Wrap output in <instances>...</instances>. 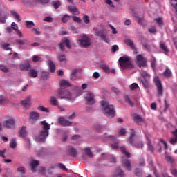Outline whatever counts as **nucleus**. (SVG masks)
I'll return each instance as SVG.
<instances>
[{"mask_svg":"<svg viewBox=\"0 0 177 177\" xmlns=\"http://www.w3.org/2000/svg\"><path fill=\"white\" fill-rule=\"evenodd\" d=\"M41 131L39 132V136L37 138V142H45L46 140V138L49 136V129H50V124L46 122V120H44L41 122Z\"/></svg>","mask_w":177,"mask_h":177,"instance_id":"nucleus-1","label":"nucleus"},{"mask_svg":"<svg viewBox=\"0 0 177 177\" xmlns=\"http://www.w3.org/2000/svg\"><path fill=\"white\" fill-rule=\"evenodd\" d=\"M101 106L102 107V112L104 115H106L108 118H113L115 117V109L114 106L109 104L106 100H103L101 102Z\"/></svg>","mask_w":177,"mask_h":177,"instance_id":"nucleus-2","label":"nucleus"},{"mask_svg":"<svg viewBox=\"0 0 177 177\" xmlns=\"http://www.w3.org/2000/svg\"><path fill=\"white\" fill-rule=\"evenodd\" d=\"M120 67H133L132 59L128 55H123L119 58Z\"/></svg>","mask_w":177,"mask_h":177,"instance_id":"nucleus-3","label":"nucleus"},{"mask_svg":"<svg viewBox=\"0 0 177 177\" xmlns=\"http://www.w3.org/2000/svg\"><path fill=\"white\" fill-rule=\"evenodd\" d=\"M153 82L156 86V91L158 96H162L164 93V87L162 86L161 80H160V77L158 76H156L153 78Z\"/></svg>","mask_w":177,"mask_h":177,"instance_id":"nucleus-4","label":"nucleus"},{"mask_svg":"<svg viewBox=\"0 0 177 177\" xmlns=\"http://www.w3.org/2000/svg\"><path fill=\"white\" fill-rule=\"evenodd\" d=\"M57 96L59 99H67V100H71V93L68 90H62L59 88L57 90Z\"/></svg>","mask_w":177,"mask_h":177,"instance_id":"nucleus-5","label":"nucleus"},{"mask_svg":"<svg viewBox=\"0 0 177 177\" xmlns=\"http://www.w3.org/2000/svg\"><path fill=\"white\" fill-rule=\"evenodd\" d=\"M81 38L82 39L77 41L80 46L89 48V46H91V37L86 36V35H83Z\"/></svg>","mask_w":177,"mask_h":177,"instance_id":"nucleus-6","label":"nucleus"},{"mask_svg":"<svg viewBox=\"0 0 177 177\" xmlns=\"http://www.w3.org/2000/svg\"><path fill=\"white\" fill-rule=\"evenodd\" d=\"M135 135H136L135 130L131 129V135L129 136V138L127 139L129 143H130V145H132L135 147H138V149H142L143 148V142H140L138 144H135V140L133 139V138L135 137Z\"/></svg>","mask_w":177,"mask_h":177,"instance_id":"nucleus-7","label":"nucleus"},{"mask_svg":"<svg viewBox=\"0 0 177 177\" xmlns=\"http://www.w3.org/2000/svg\"><path fill=\"white\" fill-rule=\"evenodd\" d=\"M137 66H139V67H146L147 64V60L143 55L139 54L136 56V60H135Z\"/></svg>","mask_w":177,"mask_h":177,"instance_id":"nucleus-8","label":"nucleus"},{"mask_svg":"<svg viewBox=\"0 0 177 177\" xmlns=\"http://www.w3.org/2000/svg\"><path fill=\"white\" fill-rule=\"evenodd\" d=\"M21 71H27L28 75H29L30 78H37V77H38V71L31 67H22L21 68Z\"/></svg>","mask_w":177,"mask_h":177,"instance_id":"nucleus-9","label":"nucleus"},{"mask_svg":"<svg viewBox=\"0 0 177 177\" xmlns=\"http://www.w3.org/2000/svg\"><path fill=\"white\" fill-rule=\"evenodd\" d=\"M84 99L86 102V104H88L89 106H92L96 103V100H95V95L91 92H88L86 94Z\"/></svg>","mask_w":177,"mask_h":177,"instance_id":"nucleus-10","label":"nucleus"},{"mask_svg":"<svg viewBox=\"0 0 177 177\" xmlns=\"http://www.w3.org/2000/svg\"><path fill=\"white\" fill-rule=\"evenodd\" d=\"M39 118V113L38 112H30L29 114V122L35 124Z\"/></svg>","mask_w":177,"mask_h":177,"instance_id":"nucleus-11","label":"nucleus"},{"mask_svg":"<svg viewBox=\"0 0 177 177\" xmlns=\"http://www.w3.org/2000/svg\"><path fill=\"white\" fill-rule=\"evenodd\" d=\"M64 45L68 49H71V45H70V40L68 39H64V41L59 43V47L62 50H64Z\"/></svg>","mask_w":177,"mask_h":177,"instance_id":"nucleus-12","label":"nucleus"},{"mask_svg":"<svg viewBox=\"0 0 177 177\" xmlns=\"http://www.w3.org/2000/svg\"><path fill=\"white\" fill-rule=\"evenodd\" d=\"M21 104L24 107H26V109H30L31 107V97H28L26 99L21 101Z\"/></svg>","mask_w":177,"mask_h":177,"instance_id":"nucleus-13","label":"nucleus"},{"mask_svg":"<svg viewBox=\"0 0 177 177\" xmlns=\"http://www.w3.org/2000/svg\"><path fill=\"white\" fill-rule=\"evenodd\" d=\"M15 119L10 118L5 122L4 127L5 128H8V129L15 128Z\"/></svg>","mask_w":177,"mask_h":177,"instance_id":"nucleus-14","label":"nucleus"},{"mask_svg":"<svg viewBox=\"0 0 177 177\" xmlns=\"http://www.w3.org/2000/svg\"><path fill=\"white\" fill-rule=\"evenodd\" d=\"M58 122L59 125H62V127H70L71 125V122L66 120L64 118H58Z\"/></svg>","mask_w":177,"mask_h":177,"instance_id":"nucleus-15","label":"nucleus"},{"mask_svg":"<svg viewBox=\"0 0 177 177\" xmlns=\"http://www.w3.org/2000/svg\"><path fill=\"white\" fill-rule=\"evenodd\" d=\"M11 26L12 29L15 31L16 34H17L20 38H23V33L19 30V26L16 24V22H12Z\"/></svg>","mask_w":177,"mask_h":177,"instance_id":"nucleus-16","label":"nucleus"},{"mask_svg":"<svg viewBox=\"0 0 177 177\" xmlns=\"http://www.w3.org/2000/svg\"><path fill=\"white\" fill-rule=\"evenodd\" d=\"M122 165L124 168H127L128 171H131L132 169V167H131V161L127 158L122 160Z\"/></svg>","mask_w":177,"mask_h":177,"instance_id":"nucleus-17","label":"nucleus"},{"mask_svg":"<svg viewBox=\"0 0 177 177\" xmlns=\"http://www.w3.org/2000/svg\"><path fill=\"white\" fill-rule=\"evenodd\" d=\"M38 165H39V161H38V160H32L30 162V169H31L32 172H33V173L37 172V169L35 168H37L38 167Z\"/></svg>","mask_w":177,"mask_h":177,"instance_id":"nucleus-18","label":"nucleus"},{"mask_svg":"<svg viewBox=\"0 0 177 177\" xmlns=\"http://www.w3.org/2000/svg\"><path fill=\"white\" fill-rule=\"evenodd\" d=\"M172 134L174 137L169 140V143L175 145L177 143V129H176L174 131H172Z\"/></svg>","mask_w":177,"mask_h":177,"instance_id":"nucleus-19","label":"nucleus"},{"mask_svg":"<svg viewBox=\"0 0 177 177\" xmlns=\"http://www.w3.org/2000/svg\"><path fill=\"white\" fill-rule=\"evenodd\" d=\"M26 126H23L19 132V138H26L27 136V130H26Z\"/></svg>","mask_w":177,"mask_h":177,"instance_id":"nucleus-20","label":"nucleus"},{"mask_svg":"<svg viewBox=\"0 0 177 177\" xmlns=\"http://www.w3.org/2000/svg\"><path fill=\"white\" fill-rule=\"evenodd\" d=\"M146 138L147 140V146L149 150L151 151L152 153L154 151V147H153V144H151V140H150V135L148 134V136H146Z\"/></svg>","mask_w":177,"mask_h":177,"instance_id":"nucleus-21","label":"nucleus"},{"mask_svg":"<svg viewBox=\"0 0 177 177\" xmlns=\"http://www.w3.org/2000/svg\"><path fill=\"white\" fill-rule=\"evenodd\" d=\"M140 82L145 89H150V87L151 86V84H150V80H141Z\"/></svg>","mask_w":177,"mask_h":177,"instance_id":"nucleus-22","label":"nucleus"},{"mask_svg":"<svg viewBox=\"0 0 177 177\" xmlns=\"http://www.w3.org/2000/svg\"><path fill=\"white\" fill-rule=\"evenodd\" d=\"M50 104H51V106H59V100L57 98H56V97L51 96L50 97Z\"/></svg>","mask_w":177,"mask_h":177,"instance_id":"nucleus-23","label":"nucleus"},{"mask_svg":"<svg viewBox=\"0 0 177 177\" xmlns=\"http://www.w3.org/2000/svg\"><path fill=\"white\" fill-rule=\"evenodd\" d=\"M68 153L70 156H72V157H77V149H75V148L69 147Z\"/></svg>","mask_w":177,"mask_h":177,"instance_id":"nucleus-24","label":"nucleus"},{"mask_svg":"<svg viewBox=\"0 0 177 177\" xmlns=\"http://www.w3.org/2000/svg\"><path fill=\"white\" fill-rule=\"evenodd\" d=\"M124 43L127 46H130L131 49H135V44H133V41L131 39H126L124 40Z\"/></svg>","mask_w":177,"mask_h":177,"instance_id":"nucleus-25","label":"nucleus"},{"mask_svg":"<svg viewBox=\"0 0 177 177\" xmlns=\"http://www.w3.org/2000/svg\"><path fill=\"white\" fill-rule=\"evenodd\" d=\"M59 84H60L62 89H63V88H68V86H70V82H68V81H67V80L59 81Z\"/></svg>","mask_w":177,"mask_h":177,"instance_id":"nucleus-26","label":"nucleus"},{"mask_svg":"<svg viewBox=\"0 0 177 177\" xmlns=\"http://www.w3.org/2000/svg\"><path fill=\"white\" fill-rule=\"evenodd\" d=\"M68 10L71 12V13H73V15H80V11L78 10V8L75 6H69Z\"/></svg>","mask_w":177,"mask_h":177,"instance_id":"nucleus-27","label":"nucleus"},{"mask_svg":"<svg viewBox=\"0 0 177 177\" xmlns=\"http://www.w3.org/2000/svg\"><path fill=\"white\" fill-rule=\"evenodd\" d=\"M10 13H11L12 16H13V17H15V19L17 20V21H18V23H20V21H21V18L20 17V15L19 14H17V12H16V11L11 10Z\"/></svg>","mask_w":177,"mask_h":177,"instance_id":"nucleus-28","label":"nucleus"},{"mask_svg":"<svg viewBox=\"0 0 177 177\" xmlns=\"http://www.w3.org/2000/svg\"><path fill=\"white\" fill-rule=\"evenodd\" d=\"M165 157L167 162H169L170 164H174L175 162V159H174V158H172L171 156L168 155L167 152H165Z\"/></svg>","mask_w":177,"mask_h":177,"instance_id":"nucleus-29","label":"nucleus"},{"mask_svg":"<svg viewBox=\"0 0 177 177\" xmlns=\"http://www.w3.org/2000/svg\"><path fill=\"white\" fill-rule=\"evenodd\" d=\"M141 77H142L143 78L142 80H150L151 75L147 71H142L141 72Z\"/></svg>","mask_w":177,"mask_h":177,"instance_id":"nucleus-30","label":"nucleus"},{"mask_svg":"<svg viewBox=\"0 0 177 177\" xmlns=\"http://www.w3.org/2000/svg\"><path fill=\"white\" fill-rule=\"evenodd\" d=\"M160 49H162V50H164L165 54L169 52V50H168V47H167V45H165L163 42L160 43Z\"/></svg>","mask_w":177,"mask_h":177,"instance_id":"nucleus-31","label":"nucleus"},{"mask_svg":"<svg viewBox=\"0 0 177 177\" xmlns=\"http://www.w3.org/2000/svg\"><path fill=\"white\" fill-rule=\"evenodd\" d=\"M25 26L27 28H32L35 26V24L32 21H26Z\"/></svg>","mask_w":177,"mask_h":177,"instance_id":"nucleus-32","label":"nucleus"},{"mask_svg":"<svg viewBox=\"0 0 177 177\" xmlns=\"http://www.w3.org/2000/svg\"><path fill=\"white\" fill-rule=\"evenodd\" d=\"M52 6H53L54 9H59L62 6V2L60 1H53Z\"/></svg>","mask_w":177,"mask_h":177,"instance_id":"nucleus-33","label":"nucleus"},{"mask_svg":"<svg viewBox=\"0 0 177 177\" xmlns=\"http://www.w3.org/2000/svg\"><path fill=\"white\" fill-rule=\"evenodd\" d=\"M120 151L123 154L125 155L126 157H127V158H129V157H131V153L127 151V149H125V147H121Z\"/></svg>","mask_w":177,"mask_h":177,"instance_id":"nucleus-34","label":"nucleus"},{"mask_svg":"<svg viewBox=\"0 0 177 177\" xmlns=\"http://www.w3.org/2000/svg\"><path fill=\"white\" fill-rule=\"evenodd\" d=\"M124 99L125 102L128 103L129 106H130L131 107H133V102H132V100H131V99L129 98V96L125 95L124 97Z\"/></svg>","mask_w":177,"mask_h":177,"instance_id":"nucleus-35","label":"nucleus"},{"mask_svg":"<svg viewBox=\"0 0 177 177\" xmlns=\"http://www.w3.org/2000/svg\"><path fill=\"white\" fill-rule=\"evenodd\" d=\"M102 70L103 71H104V73H112V74H115V69L113 68V69H110V68L109 67H102Z\"/></svg>","mask_w":177,"mask_h":177,"instance_id":"nucleus-36","label":"nucleus"},{"mask_svg":"<svg viewBox=\"0 0 177 177\" xmlns=\"http://www.w3.org/2000/svg\"><path fill=\"white\" fill-rule=\"evenodd\" d=\"M71 17L68 15V14H65L63 15L62 18V23H68V21L70 20Z\"/></svg>","mask_w":177,"mask_h":177,"instance_id":"nucleus-37","label":"nucleus"},{"mask_svg":"<svg viewBox=\"0 0 177 177\" xmlns=\"http://www.w3.org/2000/svg\"><path fill=\"white\" fill-rule=\"evenodd\" d=\"M16 146H17V144L16 143V138H12L10 141V147L11 149H16Z\"/></svg>","mask_w":177,"mask_h":177,"instance_id":"nucleus-38","label":"nucleus"},{"mask_svg":"<svg viewBox=\"0 0 177 177\" xmlns=\"http://www.w3.org/2000/svg\"><path fill=\"white\" fill-rule=\"evenodd\" d=\"M164 75L166 78H171L172 77V72H171V70L167 68L164 72Z\"/></svg>","mask_w":177,"mask_h":177,"instance_id":"nucleus-39","label":"nucleus"},{"mask_svg":"<svg viewBox=\"0 0 177 177\" xmlns=\"http://www.w3.org/2000/svg\"><path fill=\"white\" fill-rule=\"evenodd\" d=\"M10 44L8 43H4L1 45L2 49H4V50H12V48H10Z\"/></svg>","mask_w":177,"mask_h":177,"instance_id":"nucleus-40","label":"nucleus"},{"mask_svg":"<svg viewBox=\"0 0 177 177\" xmlns=\"http://www.w3.org/2000/svg\"><path fill=\"white\" fill-rule=\"evenodd\" d=\"M84 150L88 157H90V158H92V157H93V153H92V151H91V148L87 147V148H85Z\"/></svg>","mask_w":177,"mask_h":177,"instance_id":"nucleus-41","label":"nucleus"},{"mask_svg":"<svg viewBox=\"0 0 177 177\" xmlns=\"http://www.w3.org/2000/svg\"><path fill=\"white\" fill-rule=\"evenodd\" d=\"M40 111H43V113H49V109L45 108V106L42 105H39L37 108Z\"/></svg>","mask_w":177,"mask_h":177,"instance_id":"nucleus-42","label":"nucleus"},{"mask_svg":"<svg viewBox=\"0 0 177 177\" xmlns=\"http://www.w3.org/2000/svg\"><path fill=\"white\" fill-rule=\"evenodd\" d=\"M116 177H124V171L121 170V168H118L116 170Z\"/></svg>","mask_w":177,"mask_h":177,"instance_id":"nucleus-43","label":"nucleus"},{"mask_svg":"<svg viewBox=\"0 0 177 177\" xmlns=\"http://www.w3.org/2000/svg\"><path fill=\"white\" fill-rule=\"evenodd\" d=\"M134 121H136V122H142L143 118L140 117L139 115H133Z\"/></svg>","mask_w":177,"mask_h":177,"instance_id":"nucleus-44","label":"nucleus"},{"mask_svg":"<svg viewBox=\"0 0 177 177\" xmlns=\"http://www.w3.org/2000/svg\"><path fill=\"white\" fill-rule=\"evenodd\" d=\"M41 80H48L49 77V72H42L41 74Z\"/></svg>","mask_w":177,"mask_h":177,"instance_id":"nucleus-45","label":"nucleus"},{"mask_svg":"<svg viewBox=\"0 0 177 177\" xmlns=\"http://www.w3.org/2000/svg\"><path fill=\"white\" fill-rule=\"evenodd\" d=\"M134 172L136 176H138V177H140L143 175V171H142L140 169H135Z\"/></svg>","mask_w":177,"mask_h":177,"instance_id":"nucleus-46","label":"nucleus"},{"mask_svg":"<svg viewBox=\"0 0 177 177\" xmlns=\"http://www.w3.org/2000/svg\"><path fill=\"white\" fill-rule=\"evenodd\" d=\"M72 19H73V21H75V23H79L80 24H81V23H82V20L81 19V18H80L77 16H73Z\"/></svg>","mask_w":177,"mask_h":177,"instance_id":"nucleus-47","label":"nucleus"},{"mask_svg":"<svg viewBox=\"0 0 177 177\" xmlns=\"http://www.w3.org/2000/svg\"><path fill=\"white\" fill-rule=\"evenodd\" d=\"M82 19H83V21H84V23H85V24H89V23H91V21L89 20V16L84 15Z\"/></svg>","mask_w":177,"mask_h":177,"instance_id":"nucleus-48","label":"nucleus"},{"mask_svg":"<svg viewBox=\"0 0 177 177\" xmlns=\"http://www.w3.org/2000/svg\"><path fill=\"white\" fill-rule=\"evenodd\" d=\"M15 42H16V44H17V45L23 46V45H25V44H26V42L24 41V40L20 39H17L15 40Z\"/></svg>","mask_w":177,"mask_h":177,"instance_id":"nucleus-49","label":"nucleus"},{"mask_svg":"<svg viewBox=\"0 0 177 177\" xmlns=\"http://www.w3.org/2000/svg\"><path fill=\"white\" fill-rule=\"evenodd\" d=\"M32 31H33L36 35H41V32H39V28L38 26L33 28Z\"/></svg>","mask_w":177,"mask_h":177,"instance_id":"nucleus-50","label":"nucleus"},{"mask_svg":"<svg viewBox=\"0 0 177 177\" xmlns=\"http://www.w3.org/2000/svg\"><path fill=\"white\" fill-rule=\"evenodd\" d=\"M57 59L59 62H64V60H66V56L64 55H59Z\"/></svg>","mask_w":177,"mask_h":177,"instance_id":"nucleus-51","label":"nucleus"},{"mask_svg":"<svg viewBox=\"0 0 177 177\" xmlns=\"http://www.w3.org/2000/svg\"><path fill=\"white\" fill-rule=\"evenodd\" d=\"M151 67H154L155 66H157V61L156 60V57H153L151 59Z\"/></svg>","mask_w":177,"mask_h":177,"instance_id":"nucleus-52","label":"nucleus"},{"mask_svg":"<svg viewBox=\"0 0 177 177\" xmlns=\"http://www.w3.org/2000/svg\"><path fill=\"white\" fill-rule=\"evenodd\" d=\"M57 166L60 168V169H62V171H68V169H67V167H66L63 163H59Z\"/></svg>","mask_w":177,"mask_h":177,"instance_id":"nucleus-53","label":"nucleus"},{"mask_svg":"<svg viewBox=\"0 0 177 177\" xmlns=\"http://www.w3.org/2000/svg\"><path fill=\"white\" fill-rule=\"evenodd\" d=\"M138 88H139V85H138V84L136 83H133L131 86H130V88L132 91H135V89H138Z\"/></svg>","mask_w":177,"mask_h":177,"instance_id":"nucleus-54","label":"nucleus"},{"mask_svg":"<svg viewBox=\"0 0 177 177\" xmlns=\"http://www.w3.org/2000/svg\"><path fill=\"white\" fill-rule=\"evenodd\" d=\"M104 1H105V3H106L107 5H109L111 8H115V6H114L111 0H104Z\"/></svg>","mask_w":177,"mask_h":177,"instance_id":"nucleus-55","label":"nucleus"},{"mask_svg":"<svg viewBox=\"0 0 177 177\" xmlns=\"http://www.w3.org/2000/svg\"><path fill=\"white\" fill-rule=\"evenodd\" d=\"M111 49L113 53H115V52L120 49V47H118V45H113L112 46Z\"/></svg>","mask_w":177,"mask_h":177,"instance_id":"nucleus-56","label":"nucleus"},{"mask_svg":"<svg viewBox=\"0 0 177 177\" xmlns=\"http://www.w3.org/2000/svg\"><path fill=\"white\" fill-rule=\"evenodd\" d=\"M17 171L21 174H26V168H24V167L17 168Z\"/></svg>","mask_w":177,"mask_h":177,"instance_id":"nucleus-57","label":"nucleus"},{"mask_svg":"<svg viewBox=\"0 0 177 177\" xmlns=\"http://www.w3.org/2000/svg\"><path fill=\"white\" fill-rule=\"evenodd\" d=\"M119 133L120 135H121L122 136H124V135H126L127 133V130L124 128H122L120 129V130L119 131Z\"/></svg>","mask_w":177,"mask_h":177,"instance_id":"nucleus-58","label":"nucleus"},{"mask_svg":"<svg viewBox=\"0 0 177 177\" xmlns=\"http://www.w3.org/2000/svg\"><path fill=\"white\" fill-rule=\"evenodd\" d=\"M155 21H156V23H158V24L159 26H162V18H161V17L156 18Z\"/></svg>","mask_w":177,"mask_h":177,"instance_id":"nucleus-59","label":"nucleus"},{"mask_svg":"<svg viewBox=\"0 0 177 177\" xmlns=\"http://www.w3.org/2000/svg\"><path fill=\"white\" fill-rule=\"evenodd\" d=\"M44 21H47L48 23H52L53 21V18L51 17H46L44 19Z\"/></svg>","mask_w":177,"mask_h":177,"instance_id":"nucleus-60","label":"nucleus"},{"mask_svg":"<svg viewBox=\"0 0 177 177\" xmlns=\"http://www.w3.org/2000/svg\"><path fill=\"white\" fill-rule=\"evenodd\" d=\"M39 59H41L38 55H34L32 57V62L34 63H37V62H39Z\"/></svg>","mask_w":177,"mask_h":177,"instance_id":"nucleus-61","label":"nucleus"},{"mask_svg":"<svg viewBox=\"0 0 177 177\" xmlns=\"http://www.w3.org/2000/svg\"><path fill=\"white\" fill-rule=\"evenodd\" d=\"M6 103V98L0 96V104H5Z\"/></svg>","mask_w":177,"mask_h":177,"instance_id":"nucleus-62","label":"nucleus"},{"mask_svg":"<svg viewBox=\"0 0 177 177\" xmlns=\"http://www.w3.org/2000/svg\"><path fill=\"white\" fill-rule=\"evenodd\" d=\"M100 38H102V39H106V37H107V33H106V32H104V31H102V32L100 33Z\"/></svg>","mask_w":177,"mask_h":177,"instance_id":"nucleus-63","label":"nucleus"},{"mask_svg":"<svg viewBox=\"0 0 177 177\" xmlns=\"http://www.w3.org/2000/svg\"><path fill=\"white\" fill-rule=\"evenodd\" d=\"M171 174L174 176L177 177V169H172L171 170Z\"/></svg>","mask_w":177,"mask_h":177,"instance_id":"nucleus-64","label":"nucleus"}]
</instances>
